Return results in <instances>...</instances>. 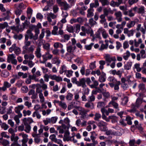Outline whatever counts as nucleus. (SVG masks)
<instances>
[{
    "instance_id": "nucleus-29",
    "label": "nucleus",
    "mask_w": 146,
    "mask_h": 146,
    "mask_svg": "<svg viewBox=\"0 0 146 146\" xmlns=\"http://www.w3.org/2000/svg\"><path fill=\"white\" fill-rule=\"evenodd\" d=\"M58 104L59 106L63 109H65L67 107V106L64 102L62 101H59L58 102Z\"/></svg>"
},
{
    "instance_id": "nucleus-54",
    "label": "nucleus",
    "mask_w": 146,
    "mask_h": 146,
    "mask_svg": "<svg viewBox=\"0 0 146 146\" xmlns=\"http://www.w3.org/2000/svg\"><path fill=\"white\" fill-rule=\"evenodd\" d=\"M120 81H118L116 83L114 86V89L115 90H118L119 89V85L120 84Z\"/></svg>"
},
{
    "instance_id": "nucleus-21",
    "label": "nucleus",
    "mask_w": 146,
    "mask_h": 146,
    "mask_svg": "<svg viewBox=\"0 0 146 146\" xmlns=\"http://www.w3.org/2000/svg\"><path fill=\"white\" fill-rule=\"evenodd\" d=\"M19 136H21L23 138L21 141H28V135L24 133H19Z\"/></svg>"
},
{
    "instance_id": "nucleus-52",
    "label": "nucleus",
    "mask_w": 146,
    "mask_h": 146,
    "mask_svg": "<svg viewBox=\"0 0 146 146\" xmlns=\"http://www.w3.org/2000/svg\"><path fill=\"white\" fill-rule=\"evenodd\" d=\"M111 11V9L110 8H105L104 9V13L106 16L108 15V13Z\"/></svg>"
},
{
    "instance_id": "nucleus-22",
    "label": "nucleus",
    "mask_w": 146,
    "mask_h": 146,
    "mask_svg": "<svg viewBox=\"0 0 146 146\" xmlns=\"http://www.w3.org/2000/svg\"><path fill=\"white\" fill-rule=\"evenodd\" d=\"M110 119H111V122L113 123H117L118 121V117L116 116L111 115L109 116Z\"/></svg>"
},
{
    "instance_id": "nucleus-12",
    "label": "nucleus",
    "mask_w": 146,
    "mask_h": 146,
    "mask_svg": "<svg viewBox=\"0 0 146 146\" xmlns=\"http://www.w3.org/2000/svg\"><path fill=\"white\" fill-rule=\"evenodd\" d=\"M19 139V137L18 136H15V134L11 135V141L13 142L12 143V145H15L19 144L18 142Z\"/></svg>"
},
{
    "instance_id": "nucleus-32",
    "label": "nucleus",
    "mask_w": 146,
    "mask_h": 146,
    "mask_svg": "<svg viewBox=\"0 0 146 146\" xmlns=\"http://www.w3.org/2000/svg\"><path fill=\"white\" fill-rule=\"evenodd\" d=\"M31 111L29 110H24L23 111V115L24 117H25L27 116H29L31 114Z\"/></svg>"
},
{
    "instance_id": "nucleus-6",
    "label": "nucleus",
    "mask_w": 146,
    "mask_h": 146,
    "mask_svg": "<svg viewBox=\"0 0 146 146\" xmlns=\"http://www.w3.org/2000/svg\"><path fill=\"white\" fill-rule=\"evenodd\" d=\"M15 57L13 54H10L8 56L7 61L8 63H10L11 62L13 64H16L17 63V61L15 59Z\"/></svg>"
},
{
    "instance_id": "nucleus-27",
    "label": "nucleus",
    "mask_w": 146,
    "mask_h": 146,
    "mask_svg": "<svg viewBox=\"0 0 146 146\" xmlns=\"http://www.w3.org/2000/svg\"><path fill=\"white\" fill-rule=\"evenodd\" d=\"M135 23L136 21H131L129 22L127 24L126 26L127 27V28L130 29L133 27L135 25Z\"/></svg>"
},
{
    "instance_id": "nucleus-58",
    "label": "nucleus",
    "mask_w": 146,
    "mask_h": 146,
    "mask_svg": "<svg viewBox=\"0 0 146 146\" xmlns=\"http://www.w3.org/2000/svg\"><path fill=\"white\" fill-rule=\"evenodd\" d=\"M45 32L44 29H42L41 31V33L39 36V39L41 40L43 38L44 35V33Z\"/></svg>"
},
{
    "instance_id": "nucleus-43",
    "label": "nucleus",
    "mask_w": 146,
    "mask_h": 146,
    "mask_svg": "<svg viewBox=\"0 0 146 146\" xmlns=\"http://www.w3.org/2000/svg\"><path fill=\"white\" fill-rule=\"evenodd\" d=\"M95 100V97L94 95H91L89 96L88 98V101L92 102H94Z\"/></svg>"
},
{
    "instance_id": "nucleus-46",
    "label": "nucleus",
    "mask_w": 146,
    "mask_h": 146,
    "mask_svg": "<svg viewBox=\"0 0 146 146\" xmlns=\"http://www.w3.org/2000/svg\"><path fill=\"white\" fill-rule=\"evenodd\" d=\"M126 121L127 122V124L129 125H131L132 124V122L131 121V117L129 116H127L126 117L125 119Z\"/></svg>"
},
{
    "instance_id": "nucleus-49",
    "label": "nucleus",
    "mask_w": 146,
    "mask_h": 146,
    "mask_svg": "<svg viewBox=\"0 0 146 146\" xmlns=\"http://www.w3.org/2000/svg\"><path fill=\"white\" fill-rule=\"evenodd\" d=\"M108 80L110 82H112L113 83H116L117 82L113 76H109L108 78Z\"/></svg>"
},
{
    "instance_id": "nucleus-25",
    "label": "nucleus",
    "mask_w": 146,
    "mask_h": 146,
    "mask_svg": "<svg viewBox=\"0 0 146 146\" xmlns=\"http://www.w3.org/2000/svg\"><path fill=\"white\" fill-rule=\"evenodd\" d=\"M22 116V114H18V115H15L14 117V120L15 121L17 124H18L20 123L19 118L21 117Z\"/></svg>"
},
{
    "instance_id": "nucleus-3",
    "label": "nucleus",
    "mask_w": 146,
    "mask_h": 146,
    "mask_svg": "<svg viewBox=\"0 0 146 146\" xmlns=\"http://www.w3.org/2000/svg\"><path fill=\"white\" fill-rule=\"evenodd\" d=\"M9 50L11 52L13 51H14L15 53L17 55L21 53V50L20 48L17 46L15 44H14L12 45L11 47L9 48Z\"/></svg>"
},
{
    "instance_id": "nucleus-28",
    "label": "nucleus",
    "mask_w": 146,
    "mask_h": 146,
    "mask_svg": "<svg viewBox=\"0 0 146 146\" xmlns=\"http://www.w3.org/2000/svg\"><path fill=\"white\" fill-rule=\"evenodd\" d=\"M99 6V3L98 0H95L94 3H92L90 4V7L93 9L94 7L96 8Z\"/></svg>"
},
{
    "instance_id": "nucleus-64",
    "label": "nucleus",
    "mask_w": 146,
    "mask_h": 146,
    "mask_svg": "<svg viewBox=\"0 0 146 146\" xmlns=\"http://www.w3.org/2000/svg\"><path fill=\"white\" fill-rule=\"evenodd\" d=\"M93 103L88 102L85 104V106L87 108H91L92 106H93Z\"/></svg>"
},
{
    "instance_id": "nucleus-5",
    "label": "nucleus",
    "mask_w": 146,
    "mask_h": 146,
    "mask_svg": "<svg viewBox=\"0 0 146 146\" xmlns=\"http://www.w3.org/2000/svg\"><path fill=\"white\" fill-rule=\"evenodd\" d=\"M81 29L82 31H85L86 33L88 34H91L93 33L91 27L87 24H85L84 26H82Z\"/></svg>"
},
{
    "instance_id": "nucleus-60",
    "label": "nucleus",
    "mask_w": 146,
    "mask_h": 146,
    "mask_svg": "<svg viewBox=\"0 0 146 146\" xmlns=\"http://www.w3.org/2000/svg\"><path fill=\"white\" fill-rule=\"evenodd\" d=\"M93 45L94 43H91L89 45H86L85 46V48L86 50H90L91 49L92 46Z\"/></svg>"
},
{
    "instance_id": "nucleus-44",
    "label": "nucleus",
    "mask_w": 146,
    "mask_h": 146,
    "mask_svg": "<svg viewBox=\"0 0 146 146\" xmlns=\"http://www.w3.org/2000/svg\"><path fill=\"white\" fill-rule=\"evenodd\" d=\"M66 67L64 65H63L60 68L59 72L60 74H62L64 72H66Z\"/></svg>"
},
{
    "instance_id": "nucleus-8",
    "label": "nucleus",
    "mask_w": 146,
    "mask_h": 146,
    "mask_svg": "<svg viewBox=\"0 0 146 146\" xmlns=\"http://www.w3.org/2000/svg\"><path fill=\"white\" fill-rule=\"evenodd\" d=\"M108 106L109 107H113L115 110L116 111L119 110V105L118 104L115 102H110L109 103Z\"/></svg>"
},
{
    "instance_id": "nucleus-50",
    "label": "nucleus",
    "mask_w": 146,
    "mask_h": 146,
    "mask_svg": "<svg viewBox=\"0 0 146 146\" xmlns=\"http://www.w3.org/2000/svg\"><path fill=\"white\" fill-rule=\"evenodd\" d=\"M105 106V103L103 102H100L98 103L97 107L99 108H103Z\"/></svg>"
},
{
    "instance_id": "nucleus-41",
    "label": "nucleus",
    "mask_w": 146,
    "mask_h": 146,
    "mask_svg": "<svg viewBox=\"0 0 146 146\" xmlns=\"http://www.w3.org/2000/svg\"><path fill=\"white\" fill-rule=\"evenodd\" d=\"M35 48V47L33 45H31L30 47H28L27 48V49L25 50H27L29 52H33Z\"/></svg>"
},
{
    "instance_id": "nucleus-45",
    "label": "nucleus",
    "mask_w": 146,
    "mask_h": 146,
    "mask_svg": "<svg viewBox=\"0 0 146 146\" xmlns=\"http://www.w3.org/2000/svg\"><path fill=\"white\" fill-rule=\"evenodd\" d=\"M74 28L71 25L67 26L66 30L69 33H72L73 32Z\"/></svg>"
},
{
    "instance_id": "nucleus-55",
    "label": "nucleus",
    "mask_w": 146,
    "mask_h": 146,
    "mask_svg": "<svg viewBox=\"0 0 146 146\" xmlns=\"http://www.w3.org/2000/svg\"><path fill=\"white\" fill-rule=\"evenodd\" d=\"M10 28L13 31H18L19 29V25H17L16 26H11L10 27Z\"/></svg>"
},
{
    "instance_id": "nucleus-20",
    "label": "nucleus",
    "mask_w": 146,
    "mask_h": 146,
    "mask_svg": "<svg viewBox=\"0 0 146 146\" xmlns=\"http://www.w3.org/2000/svg\"><path fill=\"white\" fill-rule=\"evenodd\" d=\"M35 54L38 58H40L41 57L42 55L41 53V49L38 46L36 47L35 52Z\"/></svg>"
},
{
    "instance_id": "nucleus-30",
    "label": "nucleus",
    "mask_w": 146,
    "mask_h": 146,
    "mask_svg": "<svg viewBox=\"0 0 146 146\" xmlns=\"http://www.w3.org/2000/svg\"><path fill=\"white\" fill-rule=\"evenodd\" d=\"M34 86H36V92L37 93H39L42 92V90L41 89V85L39 84H37L36 85H35Z\"/></svg>"
},
{
    "instance_id": "nucleus-48",
    "label": "nucleus",
    "mask_w": 146,
    "mask_h": 146,
    "mask_svg": "<svg viewBox=\"0 0 146 146\" xmlns=\"http://www.w3.org/2000/svg\"><path fill=\"white\" fill-rule=\"evenodd\" d=\"M35 116H36L38 119H40L41 117L38 111H35L33 114L32 116L33 117H35Z\"/></svg>"
},
{
    "instance_id": "nucleus-36",
    "label": "nucleus",
    "mask_w": 146,
    "mask_h": 146,
    "mask_svg": "<svg viewBox=\"0 0 146 146\" xmlns=\"http://www.w3.org/2000/svg\"><path fill=\"white\" fill-rule=\"evenodd\" d=\"M126 120L125 119V120L123 119H121L119 121V125H121L123 127L126 126L127 124L125 122Z\"/></svg>"
},
{
    "instance_id": "nucleus-42",
    "label": "nucleus",
    "mask_w": 146,
    "mask_h": 146,
    "mask_svg": "<svg viewBox=\"0 0 146 146\" xmlns=\"http://www.w3.org/2000/svg\"><path fill=\"white\" fill-rule=\"evenodd\" d=\"M73 95L70 93H69L66 96V99L68 101L71 100L72 99Z\"/></svg>"
},
{
    "instance_id": "nucleus-47",
    "label": "nucleus",
    "mask_w": 146,
    "mask_h": 146,
    "mask_svg": "<svg viewBox=\"0 0 146 146\" xmlns=\"http://www.w3.org/2000/svg\"><path fill=\"white\" fill-rule=\"evenodd\" d=\"M94 116V119L96 121H99V119L101 117V114L98 113H96L95 114Z\"/></svg>"
},
{
    "instance_id": "nucleus-61",
    "label": "nucleus",
    "mask_w": 146,
    "mask_h": 146,
    "mask_svg": "<svg viewBox=\"0 0 146 146\" xmlns=\"http://www.w3.org/2000/svg\"><path fill=\"white\" fill-rule=\"evenodd\" d=\"M2 123L1 127L4 130H6L8 129L9 126L5 123Z\"/></svg>"
},
{
    "instance_id": "nucleus-37",
    "label": "nucleus",
    "mask_w": 146,
    "mask_h": 146,
    "mask_svg": "<svg viewBox=\"0 0 146 146\" xmlns=\"http://www.w3.org/2000/svg\"><path fill=\"white\" fill-rule=\"evenodd\" d=\"M35 35L34 39H37L38 38V34L39 33V30L37 27L35 29Z\"/></svg>"
},
{
    "instance_id": "nucleus-56",
    "label": "nucleus",
    "mask_w": 146,
    "mask_h": 146,
    "mask_svg": "<svg viewBox=\"0 0 146 146\" xmlns=\"http://www.w3.org/2000/svg\"><path fill=\"white\" fill-rule=\"evenodd\" d=\"M81 115V117L82 118L84 119L86 117V116L87 113L85 110L80 112V114Z\"/></svg>"
},
{
    "instance_id": "nucleus-34",
    "label": "nucleus",
    "mask_w": 146,
    "mask_h": 146,
    "mask_svg": "<svg viewBox=\"0 0 146 146\" xmlns=\"http://www.w3.org/2000/svg\"><path fill=\"white\" fill-rule=\"evenodd\" d=\"M89 94V91L88 90L87 92L85 93L84 94H83V95L82 96V100L83 101L86 102L88 101V98H86V95H88Z\"/></svg>"
},
{
    "instance_id": "nucleus-33",
    "label": "nucleus",
    "mask_w": 146,
    "mask_h": 146,
    "mask_svg": "<svg viewBox=\"0 0 146 146\" xmlns=\"http://www.w3.org/2000/svg\"><path fill=\"white\" fill-rule=\"evenodd\" d=\"M42 46L43 48L47 50V52L49 51L50 44L49 43H46L43 44Z\"/></svg>"
},
{
    "instance_id": "nucleus-23",
    "label": "nucleus",
    "mask_w": 146,
    "mask_h": 146,
    "mask_svg": "<svg viewBox=\"0 0 146 146\" xmlns=\"http://www.w3.org/2000/svg\"><path fill=\"white\" fill-rule=\"evenodd\" d=\"M31 44V42L28 40V39L25 38L24 45L23 47L24 49H27V48Z\"/></svg>"
},
{
    "instance_id": "nucleus-35",
    "label": "nucleus",
    "mask_w": 146,
    "mask_h": 146,
    "mask_svg": "<svg viewBox=\"0 0 146 146\" xmlns=\"http://www.w3.org/2000/svg\"><path fill=\"white\" fill-rule=\"evenodd\" d=\"M145 12V8L143 6H141L137 9V12L139 13L143 14Z\"/></svg>"
},
{
    "instance_id": "nucleus-11",
    "label": "nucleus",
    "mask_w": 146,
    "mask_h": 146,
    "mask_svg": "<svg viewBox=\"0 0 146 146\" xmlns=\"http://www.w3.org/2000/svg\"><path fill=\"white\" fill-rule=\"evenodd\" d=\"M64 132V133L63 138V140L64 141H68L70 140H71V139L72 137H74L75 136L74 135H72L71 137L69 136L70 132L68 131V128H67L66 131Z\"/></svg>"
},
{
    "instance_id": "nucleus-62",
    "label": "nucleus",
    "mask_w": 146,
    "mask_h": 146,
    "mask_svg": "<svg viewBox=\"0 0 146 146\" xmlns=\"http://www.w3.org/2000/svg\"><path fill=\"white\" fill-rule=\"evenodd\" d=\"M74 29L76 30V33H78L80 30V25L79 24L76 25L74 27Z\"/></svg>"
},
{
    "instance_id": "nucleus-18",
    "label": "nucleus",
    "mask_w": 146,
    "mask_h": 146,
    "mask_svg": "<svg viewBox=\"0 0 146 146\" xmlns=\"http://www.w3.org/2000/svg\"><path fill=\"white\" fill-rule=\"evenodd\" d=\"M143 102V98L138 97L136 101L135 107L137 108L139 107Z\"/></svg>"
},
{
    "instance_id": "nucleus-10",
    "label": "nucleus",
    "mask_w": 146,
    "mask_h": 146,
    "mask_svg": "<svg viewBox=\"0 0 146 146\" xmlns=\"http://www.w3.org/2000/svg\"><path fill=\"white\" fill-rule=\"evenodd\" d=\"M128 28H125L123 29V33L126 34L128 37L133 36L134 34V31L133 29L129 30Z\"/></svg>"
},
{
    "instance_id": "nucleus-13",
    "label": "nucleus",
    "mask_w": 146,
    "mask_h": 146,
    "mask_svg": "<svg viewBox=\"0 0 146 146\" xmlns=\"http://www.w3.org/2000/svg\"><path fill=\"white\" fill-rule=\"evenodd\" d=\"M32 135L34 138V141L35 143L38 144L41 141L40 136L38 135L36 133H32Z\"/></svg>"
},
{
    "instance_id": "nucleus-24",
    "label": "nucleus",
    "mask_w": 146,
    "mask_h": 146,
    "mask_svg": "<svg viewBox=\"0 0 146 146\" xmlns=\"http://www.w3.org/2000/svg\"><path fill=\"white\" fill-rule=\"evenodd\" d=\"M0 143L4 146H6L9 144L8 141L4 139L2 137L0 138Z\"/></svg>"
},
{
    "instance_id": "nucleus-57",
    "label": "nucleus",
    "mask_w": 146,
    "mask_h": 146,
    "mask_svg": "<svg viewBox=\"0 0 146 146\" xmlns=\"http://www.w3.org/2000/svg\"><path fill=\"white\" fill-rule=\"evenodd\" d=\"M141 57L142 58H146V54L145 50H142L140 52V54Z\"/></svg>"
},
{
    "instance_id": "nucleus-16",
    "label": "nucleus",
    "mask_w": 146,
    "mask_h": 146,
    "mask_svg": "<svg viewBox=\"0 0 146 146\" xmlns=\"http://www.w3.org/2000/svg\"><path fill=\"white\" fill-rule=\"evenodd\" d=\"M115 15L116 16V19L118 22H120L122 20L121 13L120 11H118L115 12Z\"/></svg>"
},
{
    "instance_id": "nucleus-15",
    "label": "nucleus",
    "mask_w": 146,
    "mask_h": 146,
    "mask_svg": "<svg viewBox=\"0 0 146 146\" xmlns=\"http://www.w3.org/2000/svg\"><path fill=\"white\" fill-rule=\"evenodd\" d=\"M106 79V74L103 72H102V74L99 76L98 81L101 83L105 82Z\"/></svg>"
},
{
    "instance_id": "nucleus-59",
    "label": "nucleus",
    "mask_w": 146,
    "mask_h": 146,
    "mask_svg": "<svg viewBox=\"0 0 146 146\" xmlns=\"http://www.w3.org/2000/svg\"><path fill=\"white\" fill-rule=\"evenodd\" d=\"M110 5L113 7H115V6L118 7V5L117 4V2H115L113 0L111 1L110 3Z\"/></svg>"
},
{
    "instance_id": "nucleus-14",
    "label": "nucleus",
    "mask_w": 146,
    "mask_h": 146,
    "mask_svg": "<svg viewBox=\"0 0 146 146\" xmlns=\"http://www.w3.org/2000/svg\"><path fill=\"white\" fill-rule=\"evenodd\" d=\"M78 86H82L84 88L86 86L85 82V78H83L79 79L78 82H77Z\"/></svg>"
},
{
    "instance_id": "nucleus-39",
    "label": "nucleus",
    "mask_w": 146,
    "mask_h": 146,
    "mask_svg": "<svg viewBox=\"0 0 146 146\" xmlns=\"http://www.w3.org/2000/svg\"><path fill=\"white\" fill-rule=\"evenodd\" d=\"M11 86V84L8 82L7 81L4 82L3 83V87L6 90H7V88H9Z\"/></svg>"
},
{
    "instance_id": "nucleus-19",
    "label": "nucleus",
    "mask_w": 146,
    "mask_h": 146,
    "mask_svg": "<svg viewBox=\"0 0 146 146\" xmlns=\"http://www.w3.org/2000/svg\"><path fill=\"white\" fill-rule=\"evenodd\" d=\"M24 124H30L34 122L33 119L31 117L24 118L23 120Z\"/></svg>"
},
{
    "instance_id": "nucleus-9",
    "label": "nucleus",
    "mask_w": 146,
    "mask_h": 146,
    "mask_svg": "<svg viewBox=\"0 0 146 146\" xmlns=\"http://www.w3.org/2000/svg\"><path fill=\"white\" fill-rule=\"evenodd\" d=\"M27 34L25 35V38L29 39V38L30 39H33L34 40H36V39H34L35 35L34 36L33 34L32 33L31 31L30 30H28L27 31Z\"/></svg>"
},
{
    "instance_id": "nucleus-53",
    "label": "nucleus",
    "mask_w": 146,
    "mask_h": 146,
    "mask_svg": "<svg viewBox=\"0 0 146 146\" xmlns=\"http://www.w3.org/2000/svg\"><path fill=\"white\" fill-rule=\"evenodd\" d=\"M8 26V24L7 22H4L3 24L0 23V32L1 29H3Z\"/></svg>"
},
{
    "instance_id": "nucleus-1",
    "label": "nucleus",
    "mask_w": 146,
    "mask_h": 146,
    "mask_svg": "<svg viewBox=\"0 0 146 146\" xmlns=\"http://www.w3.org/2000/svg\"><path fill=\"white\" fill-rule=\"evenodd\" d=\"M100 130L102 131H106L107 129V123L103 121H99L97 124Z\"/></svg>"
},
{
    "instance_id": "nucleus-51",
    "label": "nucleus",
    "mask_w": 146,
    "mask_h": 146,
    "mask_svg": "<svg viewBox=\"0 0 146 146\" xmlns=\"http://www.w3.org/2000/svg\"><path fill=\"white\" fill-rule=\"evenodd\" d=\"M99 1L102 4V6L108 5L109 3L108 0H99Z\"/></svg>"
},
{
    "instance_id": "nucleus-2",
    "label": "nucleus",
    "mask_w": 146,
    "mask_h": 146,
    "mask_svg": "<svg viewBox=\"0 0 146 146\" xmlns=\"http://www.w3.org/2000/svg\"><path fill=\"white\" fill-rule=\"evenodd\" d=\"M106 60L108 63L111 64H115L117 61L115 57H111L108 54H106L105 56Z\"/></svg>"
},
{
    "instance_id": "nucleus-38",
    "label": "nucleus",
    "mask_w": 146,
    "mask_h": 146,
    "mask_svg": "<svg viewBox=\"0 0 146 146\" xmlns=\"http://www.w3.org/2000/svg\"><path fill=\"white\" fill-rule=\"evenodd\" d=\"M130 55V53L129 51L127 50L126 52L123 54V58L125 60H127Z\"/></svg>"
},
{
    "instance_id": "nucleus-26",
    "label": "nucleus",
    "mask_w": 146,
    "mask_h": 146,
    "mask_svg": "<svg viewBox=\"0 0 146 146\" xmlns=\"http://www.w3.org/2000/svg\"><path fill=\"white\" fill-rule=\"evenodd\" d=\"M94 9H93L90 7V8L88 9V14L87 15V17H90L94 15Z\"/></svg>"
},
{
    "instance_id": "nucleus-31",
    "label": "nucleus",
    "mask_w": 146,
    "mask_h": 146,
    "mask_svg": "<svg viewBox=\"0 0 146 146\" xmlns=\"http://www.w3.org/2000/svg\"><path fill=\"white\" fill-rule=\"evenodd\" d=\"M25 126L24 131L27 133H29L31 130V126L29 124H24Z\"/></svg>"
},
{
    "instance_id": "nucleus-40",
    "label": "nucleus",
    "mask_w": 146,
    "mask_h": 146,
    "mask_svg": "<svg viewBox=\"0 0 146 146\" xmlns=\"http://www.w3.org/2000/svg\"><path fill=\"white\" fill-rule=\"evenodd\" d=\"M17 88L15 87H12L9 89V90L11 91L10 94L11 95L15 94L17 92Z\"/></svg>"
},
{
    "instance_id": "nucleus-7",
    "label": "nucleus",
    "mask_w": 146,
    "mask_h": 146,
    "mask_svg": "<svg viewBox=\"0 0 146 146\" xmlns=\"http://www.w3.org/2000/svg\"><path fill=\"white\" fill-rule=\"evenodd\" d=\"M98 32H101L103 37L105 39L108 38L109 37L108 34L107 33L106 30L102 27L99 28Z\"/></svg>"
},
{
    "instance_id": "nucleus-4",
    "label": "nucleus",
    "mask_w": 146,
    "mask_h": 146,
    "mask_svg": "<svg viewBox=\"0 0 146 146\" xmlns=\"http://www.w3.org/2000/svg\"><path fill=\"white\" fill-rule=\"evenodd\" d=\"M62 26L63 25L60 23H59L58 27L55 26V35H62L63 34V31L61 29Z\"/></svg>"
},
{
    "instance_id": "nucleus-63",
    "label": "nucleus",
    "mask_w": 146,
    "mask_h": 146,
    "mask_svg": "<svg viewBox=\"0 0 146 146\" xmlns=\"http://www.w3.org/2000/svg\"><path fill=\"white\" fill-rule=\"evenodd\" d=\"M89 23L90 24L91 26H93L96 24V22L94 21L93 18H91L89 20Z\"/></svg>"
},
{
    "instance_id": "nucleus-17",
    "label": "nucleus",
    "mask_w": 146,
    "mask_h": 146,
    "mask_svg": "<svg viewBox=\"0 0 146 146\" xmlns=\"http://www.w3.org/2000/svg\"><path fill=\"white\" fill-rule=\"evenodd\" d=\"M24 106L22 105H19L17 107H15V111L18 114H21L20 111L23 109Z\"/></svg>"
}]
</instances>
